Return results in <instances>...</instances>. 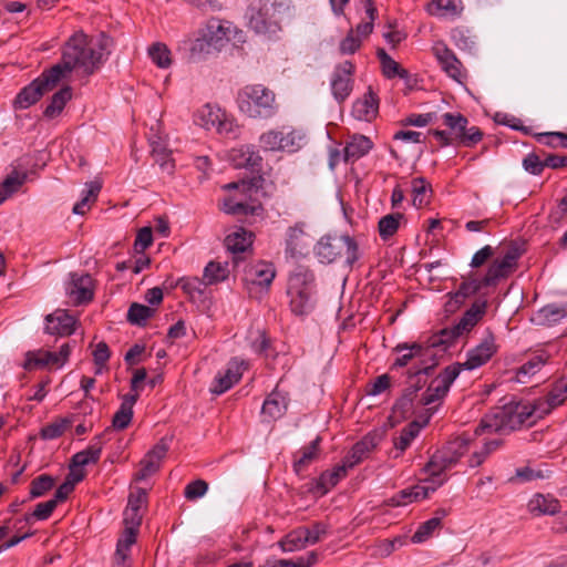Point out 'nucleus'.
<instances>
[{
  "mask_svg": "<svg viewBox=\"0 0 567 567\" xmlns=\"http://www.w3.org/2000/svg\"><path fill=\"white\" fill-rule=\"evenodd\" d=\"M103 50L100 40L89 39L83 32L73 34L64 45L61 61L24 86L14 100V107L23 110L33 105L73 70H81L85 75L94 73L102 63Z\"/></svg>",
  "mask_w": 567,
  "mask_h": 567,
  "instance_id": "1",
  "label": "nucleus"
},
{
  "mask_svg": "<svg viewBox=\"0 0 567 567\" xmlns=\"http://www.w3.org/2000/svg\"><path fill=\"white\" fill-rule=\"evenodd\" d=\"M538 416L537 402H511L502 408H496L482 420L475 430L476 435L484 432L489 433H508L520 429L522 426H530Z\"/></svg>",
  "mask_w": 567,
  "mask_h": 567,
  "instance_id": "2",
  "label": "nucleus"
},
{
  "mask_svg": "<svg viewBox=\"0 0 567 567\" xmlns=\"http://www.w3.org/2000/svg\"><path fill=\"white\" fill-rule=\"evenodd\" d=\"M288 9L284 0H251L245 12L247 28L257 35L274 39L281 31Z\"/></svg>",
  "mask_w": 567,
  "mask_h": 567,
  "instance_id": "3",
  "label": "nucleus"
},
{
  "mask_svg": "<svg viewBox=\"0 0 567 567\" xmlns=\"http://www.w3.org/2000/svg\"><path fill=\"white\" fill-rule=\"evenodd\" d=\"M238 109L251 118H269L277 111L276 94L262 84H247L236 97Z\"/></svg>",
  "mask_w": 567,
  "mask_h": 567,
  "instance_id": "4",
  "label": "nucleus"
},
{
  "mask_svg": "<svg viewBox=\"0 0 567 567\" xmlns=\"http://www.w3.org/2000/svg\"><path fill=\"white\" fill-rule=\"evenodd\" d=\"M313 274L303 267H298L289 276L287 293L290 298V309L295 315L305 316L313 309Z\"/></svg>",
  "mask_w": 567,
  "mask_h": 567,
  "instance_id": "5",
  "label": "nucleus"
},
{
  "mask_svg": "<svg viewBox=\"0 0 567 567\" xmlns=\"http://www.w3.org/2000/svg\"><path fill=\"white\" fill-rule=\"evenodd\" d=\"M470 441L471 440L465 436L455 437L431 456L424 467V472L430 475V482L436 486H441L444 483L441 475L446 470L453 467L467 452Z\"/></svg>",
  "mask_w": 567,
  "mask_h": 567,
  "instance_id": "6",
  "label": "nucleus"
},
{
  "mask_svg": "<svg viewBox=\"0 0 567 567\" xmlns=\"http://www.w3.org/2000/svg\"><path fill=\"white\" fill-rule=\"evenodd\" d=\"M315 254L322 264H331L344 257L346 264L352 266L360 258L358 243L348 235L321 237L315 247Z\"/></svg>",
  "mask_w": 567,
  "mask_h": 567,
  "instance_id": "7",
  "label": "nucleus"
},
{
  "mask_svg": "<svg viewBox=\"0 0 567 567\" xmlns=\"http://www.w3.org/2000/svg\"><path fill=\"white\" fill-rule=\"evenodd\" d=\"M461 373L460 362L453 363L444 368L439 375H436L429 384L425 392L422 394L421 404L431 405L436 401L443 400L455 379Z\"/></svg>",
  "mask_w": 567,
  "mask_h": 567,
  "instance_id": "8",
  "label": "nucleus"
},
{
  "mask_svg": "<svg viewBox=\"0 0 567 567\" xmlns=\"http://www.w3.org/2000/svg\"><path fill=\"white\" fill-rule=\"evenodd\" d=\"M393 352L399 355L391 365V370L406 367L413 360L417 361L416 365H424L433 360H437L435 352H430L425 342H401L393 348Z\"/></svg>",
  "mask_w": 567,
  "mask_h": 567,
  "instance_id": "9",
  "label": "nucleus"
},
{
  "mask_svg": "<svg viewBox=\"0 0 567 567\" xmlns=\"http://www.w3.org/2000/svg\"><path fill=\"white\" fill-rule=\"evenodd\" d=\"M276 271L271 264L258 262L249 265L245 269L244 284L251 297H258L259 293L267 292Z\"/></svg>",
  "mask_w": 567,
  "mask_h": 567,
  "instance_id": "10",
  "label": "nucleus"
},
{
  "mask_svg": "<svg viewBox=\"0 0 567 567\" xmlns=\"http://www.w3.org/2000/svg\"><path fill=\"white\" fill-rule=\"evenodd\" d=\"M432 51L445 74L460 84L467 80V72L455 53L443 42L433 44Z\"/></svg>",
  "mask_w": 567,
  "mask_h": 567,
  "instance_id": "11",
  "label": "nucleus"
},
{
  "mask_svg": "<svg viewBox=\"0 0 567 567\" xmlns=\"http://www.w3.org/2000/svg\"><path fill=\"white\" fill-rule=\"evenodd\" d=\"M519 257V249L511 246L502 258L494 259L483 277L485 286H494L498 280L507 278L517 268Z\"/></svg>",
  "mask_w": 567,
  "mask_h": 567,
  "instance_id": "12",
  "label": "nucleus"
},
{
  "mask_svg": "<svg viewBox=\"0 0 567 567\" xmlns=\"http://www.w3.org/2000/svg\"><path fill=\"white\" fill-rule=\"evenodd\" d=\"M196 123L205 130H215L221 135H229L235 131L233 121L226 117L225 112L212 104H206L198 110Z\"/></svg>",
  "mask_w": 567,
  "mask_h": 567,
  "instance_id": "13",
  "label": "nucleus"
},
{
  "mask_svg": "<svg viewBox=\"0 0 567 567\" xmlns=\"http://www.w3.org/2000/svg\"><path fill=\"white\" fill-rule=\"evenodd\" d=\"M496 338L491 330L486 331V336L482 341L467 351L466 360L460 363L462 370H475L486 364L492 357L497 352Z\"/></svg>",
  "mask_w": 567,
  "mask_h": 567,
  "instance_id": "14",
  "label": "nucleus"
},
{
  "mask_svg": "<svg viewBox=\"0 0 567 567\" xmlns=\"http://www.w3.org/2000/svg\"><path fill=\"white\" fill-rule=\"evenodd\" d=\"M354 65L351 61L340 63L332 74L331 91L333 97L339 102H343L352 92Z\"/></svg>",
  "mask_w": 567,
  "mask_h": 567,
  "instance_id": "15",
  "label": "nucleus"
},
{
  "mask_svg": "<svg viewBox=\"0 0 567 567\" xmlns=\"http://www.w3.org/2000/svg\"><path fill=\"white\" fill-rule=\"evenodd\" d=\"M65 291L75 305L90 302L94 297L93 279L89 274L71 272Z\"/></svg>",
  "mask_w": 567,
  "mask_h": 567,
  "instance_id": "16",
  "label": "nucleus"
},
{
  "mask_svg": "<svg viewBox=\"0 0 567 567\" xmlns=\"http://www.w3.org/2000/svg\"><path fill=\"white\" fill-rule=\"evenodd\" d=\"M169 450V442L167 439H161L152 450H150L146 455L141 461V468L135 474L136 481H143L148 476L156 473L161 467L162 460L166 456V453Z\"/></svg>",
  "mask_w": 567,
  "mask_h": 567,
  "instance_id": "17",
  "label": "nucleus"
},
{
  "mask_svg": "<svg viewBox=\"0 0 567 567\" xmlns=\"http://www.w3.org/2000/svg\"><path fill=\"white\" fill-rule=\"evenodd\" d=\"M381 439L382 435L378 432H370L364 435L344 456V464L350 468H353L370 455V453L379 445Z\"/></svg>",
  "mask_w": 567,
  "mask_h": 567,
  "instance_id": "18",
  "label": "nucleus"
},
{
  "mask_svg": "<svg viewBox=\"0 0 567 567\" xmlns=\"http://www.w3.org/2000/svg\"><path fill=\"white\" fill-rule=\"evenodd\" d=\"M483 287H486L483 282V278L464 280L456 291L449 292L446 295L449 299L445 302V311L450 313L455 312L462 305H464L467 298L476 295Z\"/></svg>",
  "mask_w": 567,
  "mask_h": 567,
  "instance_id": "19",
  "label": "nucleus"
},
{
  "mask_svg": "<svg viewBox=\"0 0 567 567\" xmlns=\"http://www.w3.org/2000/svg\"><path fill=\"white\" fill-rule=\"evenodd\" d=\"M76 320L66 310L58 309L45 317L44 331L52 336L65 337L75 330Z\"/></svg>",
  "mask_w": 567,
  "mask_h": 567,
  "instance_id": "20",
  "label": "nucleus"
},
{
  "mask_svg": "<svg viewBox=\"0 0 567 567\" xmlns=\"http://www.w3.org/2000/svg\"><path fill=\"white\" fill-rule=\"evenodd\" d=\"M244 361L237 358L231 359L224 372H219L213 383L212 392L215 394H223L228 391L235 383H237L243 375Z\"/></svg>",
  "mask_w": 567,
  "mask_h": 567,
  "instance_id": "21",
  "label": "nucleus"
},
{
  "mask_svg": "<svg viewBox=\"0 0 567 567\" xmlns=\"http://www.w3.org/2000/svg\"><path fill=\"white\" fill-rule=\"evenodd\" d=\"M289 399L286 393L275 389L264 401L261 417L264 422L270 423L284 416L287 411Z\"/></svg>",
  "mask_w": 567,
  "mask_h": 567,
  "instance_id": "22",
  "label": "nucleus"
},
{
  "mask_svg": "<svg viewBox=\"0 0 567 567\" xmlns=\"http://www.w3.org/2000/svg\"><path fill=\"white\" fill-rule=\"evenodd\" d=\"M229 158L235 167L247 168L251 172H258L262 164V157L254 145L233 148Z\"/></svg>",
  "mask_w": 567,
  "mask_h": 567,
  "instance_id": "23",
  "label": "nucleus"
},
{
  "mask_svg": "<svg viewBox=\"0 0 567 567\" xmlns=\"http://www.w3.org/2000/svg\"><path fill=\"white\" fill-rule=\"evenodd\" d=\"M486 300H477L473 302L472 306L464 312L458 322L453 326L456 334L462 337L472 331V329L483 319L486 312Z\"/></svg>",
  "mask_w": 567,
  "mask_h": 567,
  "instance_id": "24",
  "label": "nucleus"
},
{
  "mask_svg": "<svg viewBox=\"0 0 567 567\" xmlns=\"http://www.w3.org/2000/svg\"><path fill=\"white\" fill-rule=\"evenodd\" d=\"M348 470H350L344 461L342 464L334 466L331 471H324L313 482V486L310 488L312 492L319 493L320 495L327 494L333 488L342 478L347 476Z\"/></svg>",
  "mask_w": 567,
  "mask_h": 567,
  "instance_id": "25",
  "label": "nucleus"
},
{
  "mask_svg": "<svg viewBox=\"0 0 567 567\" xmlns=\"http://www.w3.org/2000/svg\"><path fill=\"white\" fill-rule=\"evenodd\" d=\"M436 485L432 487H426L422 485H414L404 489H401L393 496H391L386 504L389 506L398 507V506H406L411 503L424 499L429 496L431 492L436 489Z\"/></svg>",
  "mask_w": 567,
  "mask_h": 567,
  "instance_id": "26",
  "label": "nucleus"
},
{
  "mask_svg": "<svg viewBox=\"0 0 567 567\" xmlns=\"http://www.w3.org/2000/svg\"><path fill=\"white\" fill-rule=\"evenodd\" d=\"M378 111L379 99L371 89L361 99H358L352 106V115L359 121H372L377 117Z\"/></svg>",
  "mask_w": 567,
  "mask_h": 567,
  "instance_id": "27",
  "label": "nucleus"
},
{
  "mask_svg": "<svg viewBox=\"0 0 567 567\" xmlns=\"http://www.w3.org/2000/svg\"><path fill=\"white\" fill-rule=\"evenodd\" d=\"M566 399L567 385L558 380L546 396L536 400L538 416H544L550 413L555 408L561 405Z\"/></svg>",
  "mask_w": 567,
  "mask_h": 567,
  "instance_id": "28",
  "label": "nucleus"
},
{
  "mask_svg": "<svg viewBox=\"0 0 567 567\" xmlns=\"http://www.w3.org/2000/svg\"><path fill=\"white\" fill-rule=\"evenodd\" d=\"M136 536L137 530L125 527L116 544L114 567H131V547L136 543Z\"/></svg>",
  "mask_w": 567,
  "mask_h": 567,
  "instance_id": "29",
  "label": "nucleus"
},
{
  "mask_svg": "<svg viewBox=\"0 0 567 567\" xmlns=\"http://www.w3.org/2000/svg\"><path fill=\"white\" fill-rule=\"evenodd\" d=\"M373 147L372 141L360 134L352 135L343 148V161L355 162L367 155Z\"/></svg>",
  "mask_w": 567,
  "mask_h": 567,
  "instance_id": "30",
  "label": "nucleus"
},
{
  "mask_svg": "<svg viewBox=\"0 0 567 567\" xmlns=\"http://www.w3.org/2000/svg\"><path fill=\"white\" fill-rule=\"evenodd\" d=\"M437 363V360H433V362L427 364L415 365L409 369L406 372L408 386L405 390L415 396L416 393L424 386L426 383V378L432 373Z\"/></svg>",
  "mask_w": 567,
  "mask_h": 567,
  "instance_id": "31",
  "label": "nucleus"
},
{
  "mask_svg": "<svg viewBox=\"0 0 567 567\" xmlns=\"http://www.w3.org/2000/svg\"><path fill=\"white\" fill-rule=\"evenodd\" d=\"M305 237V223H296L290 226L286 233V255L291 258H297L302 255L305 244L302 241Z\"/></svg>",
  "mask_w": 567,
  "mask_h": 567,
  "instance_id": "32",
  "label": "nucleus"
},
{
  "mask_svg": "<svg viewBox=\"0 0 567 567\" xmlns=\"http://www.w3.org/2000/svg\"><path fill=\"white\" fill-rule=\"evenodd\" d=\"M138 399V393H128L123 395L120 409L113 416L112 425L116 430L126 429L133 417V406Z\"/></svg>",
  "mask_w": 567,
  "mask_h": 567,
  "instance_id": "33",
  "label": "nucleus"
},
{
  "mask_svg": "<svg viewBox=\"0 0 567 567\" xmlns=\"http://www.w3.org/2000/svg\"><path fill=\"white\" fill-rule=\"evenodd\" d=\"M528 509L536 515H554L559 512L560 504L550 495L536 494L528 502Z\"/></svg>",
  "mask_w": 567,
  "mask_h": 567,
  "instance_id": "34",
  "label": "nucleus"
},
{
  "mask_svg": "<svg viewBox=\"0 0 567 567\" xmlns=\"http://www.w3.org/2000/svg\"><path fill=\"white\" fill-rule=\"evenodd\" d=\"M462 11V0H432L427 4V12L431 16L456 18Z\"/></svg>",
  "mask_w": 567,
  "mask_h": 567,
  "instance_id": "35",
  "label": "nucleus"
},
{
  "mask_svg": "<svg viewBox=\"0 0 567 567\" xmlns=\"http://www.w3.org/2000/svg\"><path fill=\"white\" fill-rule=\"evenodd\" d=\"M227 32L228 28L224 27L218 19L208 20L205 27L199 30V33L205 37L215 49L227 38Z\"/></svg>",
  "mask_w": 567,
  "mask_h": 567,
  "instance_id": "36",
  "label": "nucleus"
},
{
  "mask_svg": "<svg viewBox=\"0 0 567 567\" xmlns=\"http://www.w3.org/2000/svg\"><path fill=\"white\" fill-rule=\"evenodd\" d=\"M72 97V90L70 86H64L58 92L53 94V96L50 100V103L45 107L43 115L49 118H55L61 114L63 111L65 104L71 100Z\"/></svg>",
  "mask_w": 567,
  "mask_h": 567,
  "instance_id": "37",
  "label": "nucleus"
},
{
  "mask_svg": "<svg viewBox=\"0 0 567 567\" xmlns=\"http://www.w3.org/2000/svg\"><path fill=\"white\" fill-rule=\"evenodd\" d=\"M460 338L456 334L454 327L444 328L439 332L429 337L424 342L430 350V352H434L435 349L440 348L442 350H446L454 341Z\"/></svg>",
  "mask_w": 567,
  "mask_h": 567,
  "instance_id": "38",
  "label": "nucleus"
},
{
  "mask_svg": "<svg viewBox=\"0 0 567 567\" xmlns=\"http://www.w3.org/2000/svg\"><path fill=\"white\" fill-rule=\"evenodd\" d=\"M377 56L380 60L382 66V73L388 79L400 78L406 79L409 76L408 70L401 68V65L394 61L384 49H378Z\"/></svg>",
  "mask_w": 567,
  "mask_h": 567,
  "instance_id": "39",
  "label": "nucleus"
},
{
  "mask_svg": "<svg viewBox=\"0 0 567 567\" xmlns=\"http://www.w3.org/2000/svg\"><path fill=\"white\" fill-rule=\"evenodd\" d=\"M301 527L289 532L278 543L284 553H293L305 549L308 546L306 536Z\"/></svg>",
  "mask_w": 567,
  "mask_h": 567,
  "instance_id": "40",
  "label": "nucleus"
},
{
  "mask_svg": "<svg viewBox=\"0 0 567 567\" xmlns=\"http://www.w3.org/2000/svg\"><path fill=\"white\" fill-rule=\"evenodd\" d=\"M251 233L244 228H238L226 237L225 244L231 252H244L251 246Z\"/></svg>",
  "mask_w": 567,
  "mask_h": 567,
  "instance_id": "41",
  "label": "nucleus"
},
{
  "mask_svg": "<svg viewBox=\"0 0 567 567\" xmlns=\"http://www.w3.org/2000/svg\"><path fill=\"white\" fill-rule=\"evenodd\" d=\"M229 276L228 264L209 261L204 268L203 279L207 286L216 285L226 280Z\"/></svg>",
  "mask_w": 567,
  "mask_h": 567,
  "instance_id": "42",
  "label": "nucleus"
},
{
  "mask_svg": "<svg viewBox=\"0 0 567 567\" xmlns=\"http://www.w3.org/2000/svg\"><path fill=\"white\" fill-rule=\"evenodd\" d=\"M321 439L317 436L308 446L303 447L300 452V456H295L293 471L300 474L312 461L318 456L319 445Z\"/></svg>",
  "mask_w": 567,
  "mask_h": 567,
  "instance_id": "43",
  "label": "nucleus"
},
{
  "mask_svg": "<svg viewBox=\"0 0 567 567\" xmlns=\"http://www.w3.org/2000/svg\"><path fill=\"white\" fill-rule=\"evenodd\" d=\"M546 361L547 358L544 355H534L517 369L515 377L516 381L519 383H526L533 375L540 371Z\"/></svg>",
  "mask_w": 567,
  "mask_h": 567,
  "instance_id": "44",
  "label": "nucleus"
},
{
  "mask_svg": "<svg viewBox=\"0 0 567 567\" xmlns=\"http://www.w3.org/2000/svg\"><path fill=\"white\" fill-rule=\"evenodd\" d=\"M442 117L444 124L455 135L460 144L463 145V140L465 138V132L466 126L468 125V120L461 113H445L443 114Z\"/></svg>",
  "mask_w": 567,
  "mask_h": 567,
  "instance_id": "45",
  "label": "nucleus"
},
{
  "mask_svg": "<svg viewBox=\"0 0 567 567\" xmlns=\"http://www.w3.org/2000/svg\"><path fill=\"white\" fill-rule=\"evenodd\" d=\"M403 219L404 215L402 213H393L383 216L378 224L380 237L383 240L391 238L398 231Z\"/></svg>",
  "mask_w": 567,
  "mask_h": 567,
  "instance_id": "46",
  "label": "nucleus"
},
{
  "mask_svg": "<svg viewBox=\"0 0 567 567\" xmlns=\"http://www.w3.org/2000/svg\"><path fill=\"white\" fill-rule=\"evenodd\" d=\"M101 453V443L92 444L72 456V465L74 467H83L89 464H95L100 460Z\"/></svg>",
  "mask_w": 567,
  "mask_h": 567,
  "instance_id": "47",
  "label": "nucleus"
},
{
  "mask_svg": "<svg viewBox=\"0 0 567 567\" xmlns=\"http://www.w3.org/2000/svg\"><path fill=\"white\" fill-rule=\"evenodd\" d=\"M155 310L148 306L134 302L130 306L127 311V320L132 324L144 327L147 320L153 317Z\"/></svg>",
  "mask_w": 567,
  "mask_h": 567,
  "instance_id": "48",
  "label": "nucleus"
},
{
  "mask_svg": "<svg viewBox=\"0 0 567 567\" xmlns=\"http://www.w3.org/2000/svg\"><path fill=\"white\" fill-rule=\"evenodd\" d=\"M318 561V554L309 551L306 556L299 557L296 561L290 559H277L274 563L267 561L259 567H312Z\"/></svg>",
  "mask_w": 567,
  "mask_h": 567,
  "instance_id": "49",
  "label": "nucleus"
},
{
  "mask_svg": "<svg viewBox=\"0 0 567 567\" xmlns=\"http://www.w3.org/2000/svg\"><path fill=\"white\" fill-rule=\"evenodd\" d=\"M422 425L416 421L411 422L400 432V435L394 439V446L400 452H404L411 442L419 435Z\"/></svg>",
  "mask_w": 567,
  "mask_h": 567,
  "instance_id": "50",
  "label": "nucleus"
},
{
  "mask_svg": "<svg viewBox=\"0 0 567 567\" xmlns=\"http://www.w3.org/2000/svg\"><path fill=\"white\" fill-rule=\"evenodd\" d=\"M543 322L553 326L567 317V305H547L539 310Z\"/></svg>",
  "mask_w": 567,
  "mask_h": 567,
  "instance_id": "51",
  "label": "nucleus"
},
{
  "mask_svg": "<svg viewBox=\"0 0 567 567\" xmlns=\"http://www.w3.org/2000/svg\"><path fill=\"white\" fill-rule=\"evenodd\" d=\"M25 175L12 173L0 184V204L14 194L24 183Z\"/></svg>",
  "mask_w": 567,
  "mask_h": 567,
  "instance_id": "52",
  "label": "nucleus"
},
{
  "mask_svg": "<svg viewBox=\"0 0 567 567\" xmlns=\"http://www.w3.org/2000/svg\"><path fill=\"white\" fill-rule=\"evenodd\" d=\"M148 55L158 68L166 69L172 64L171 51L164 43L157 42L150 47Z\"/></svg>",
  "mask_w": 567,
  "mask_h": 567,
  "instance_id": "53",
  "label": "nucleus"
},
{
  "mask_svg": "<svg viewBox=\"0 0 567 567\" xmlns=\"http://www.w3.org/2000/svg\"><path fill=\"white\" fill-rule=\"evenodd\" d=\"M440 526V517H432L422 523L416 532L413 534L411 540L414 544H420L427 540Z\"/></svg>",
  "mask_w": 567,
  "mask_h": 567,
  "instance_id": "54",
  "label": "nucleus"
},
{
  "mask_svg": "<svg viewBox=\"0 0 567 567\" xmlns=\"http://www.w3.org/2000/svg\"><path fill=\"white\" fill-rule=\"evenodd\" d=\"M214 50L216 49L213 44H210V42H208L207 39L198 32V37L192 41L189 48L190 59L199 61L210 54Z\"/></svg>",
  "mask_w": 567,
  "mask_h": 567,
  "instance_id": "55",
  "label": "nucleus"
},
{
  "mask_svg": "<svg viewBox=\"0 0 567 567\" xmlns=\"http://www.w3.org/2000/svg\"><path fill=\"white\" fill-rule=\"evenodd\" d=\"M280 132L282 137V141H280L281 151L292 153L302 146L305 136L300 132L295 130H281Z\"/></svg>",
  "mask_w": 567,
  "mask_h": 567,
  "instance_id": "56",
  "label": "nucleus"
},
{
  "mask_svg": "<svg viewBox=\"0 0 567 567\" xmlns=\"http://www.w3.org/2000/svg\"><path fill=\"white\" fill-rule=\"evenodd\" d=\"M430 185L422 177H416L412 181V203L415 207L420 208L427 204V190Z\"/></svg>",
  "mask_w": 567,
  "mask_h": 567,
  "instance_id": "57",
  "label": "nucleus"
},
{
  "mask_svg": "<svg viewBox=\"0 0 567 567\" xmlns=\"http://www.w3.org/2000/svg\"><path fill=\"white\" fill-rule=\"evenodd\" d=\"M54 486V480L52 476L42 474L34 478L31 483L30 497L38 498L43 496Z\"/></svg>",
  "mask_w": 567,
  "mask_h": 567,
  "instance_id": "58",
  "label": "nucleus"
},
{
  "mask_svg": "<svg viewBox=\"0 0 567 567\" xmlns=\"http://www.w3.org/2000/svg\"><path fill=\"white\" fill-rule=\"evenodd\" d=\"M58 505L52 498L35 505L34 511L31 514L24 516L25 523H30L31 519L45 520L48 519Z\"/></svg>",
  "mask_w": 567,
  "mask_h": 567,
  "instance_id": "59",
  "label": "nucleus"
},
{
  "mask_svg": "<svg viewBox=\"0 0 567 567\" xmlns=\"http://www.w3.org/2000/svg\"><path fill=\"white\" fill-rule=\"evenodd\" d=\"M536 138L539 143L550 147L560 146L563 148H567V134L561 132L539 133L536 135Z\"/></svg>",
  "mask_w": 567,
  "mask_h": 567,
  "instance_id": "60",
  "label": "nucleus"
},
{
  "mask_svg": "<svg viewBox=\"0 0 567 567\" xmlns=\"http://www.w3.org/2000/svg\"><path fill=\"white\" fill-rule=\"evenodd\" d=\"M208 491V483L204 480H195L188 483L184 489V496L188 501H196L203 497Z\"/></svg>",
  "mask_w": 567,
  "mask_h": 567,
  "instance_id": "61",
  "label": "nucleus"
},
{
  "mask_svg": "<svg viewBox=\"0 0 567 567\" xmlns=\"http://www.w3.org/2000/svg\"><path fill=\"white\" fill-rule=\"evenodd\" d=\"M282 141L280 131H269L260 135L259 143L265 151H281Z\"/></svg>",
  "mask_w": 567,
  "mask_h": 567,
  "instance_id": "62",
  "label": "nucleus"
},
{
  "mask_svg": "<svg viewBox=\"0 0 567 567\" xmlns=\"http://www.w3.org/2000/svg\"><path fill=\"white\" fill-rule=\"evenodd\" d=\"M303 535L307 538L308 545L319 543L328 533L327 525L323 523H315L311 527L301 526Z\"/></svg>",
  "mask_w": 567,
  "mask_h": 567,
  "instance_id": "63",
  "label": "nucleus"
},
{
  "mask_svg": "<svg viewBox=\"0 0 567 567\" xmlns=\"http://www.w3.org/2000/svg\"><path fill=\"white\" fill-rule=\"evenodd\" d=\"M221 209L229 215H248L254 213V208L247 203L237 202L234 198L225 199Z\"/></svg>",
  "mask_w": 567,
  "mask_h": 567,
  "instance_id": "64",
  "label": "nucleus"
}]
</instances>
